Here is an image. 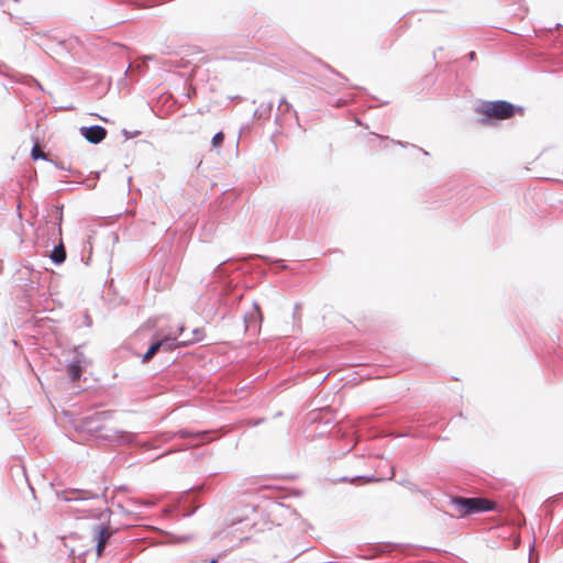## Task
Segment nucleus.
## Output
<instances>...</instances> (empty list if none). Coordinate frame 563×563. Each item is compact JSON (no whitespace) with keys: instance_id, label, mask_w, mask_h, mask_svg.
<instances>
[{"instance_id":"obj_1","label":"nucleus","mask_w":563,"mask_h":563,"mask_svg":"<svg viewBox=\"0 0 563 563\" xmlns=\"http://www.w3.org/2000/svg\"><path fill=\"white\" fill-rule=\"evenodd\" d=\"M111 417L110 411H99L82 418L76 429L87 434L108 442L119 444H131L135 441L136 434L128 431L107 428L104 422Z\"/></svg>"},{"instance_id":"obj_2","label":"nucleus","mask_w":563,"mask_h":563,"mask_svg":"<svg viewBox=\"0 0 563 563\" xmlns=\"http://www.w3.org/2000/svg\"><path fill=\"white\" fill-rule=\"evenodd\" d=\"M451 505L455 507V510L460 517H465L472 514L493 511L496 508V504L489 499L483 497H451Z\"/></svg>"},{"instance_id":"obj_3","label":"nucleus","mask_w":563,"mask_h":563,"mask_svg":"<svg viewBox=\"0 0 563 563\" xmlns=\"http://www.w3.org/2000/svg\"><path fill=\"white\" fill-rule=\"evenodd\" d=\"M477 111L488 119L506 120L514 117L517 111L522 114L523 109L508 101L497 100L483 102Z\"/></svg>"},{"instance_id":"obj_4","label":"nucleus","mask_w":563,"mask_h":563,"mask_svg":"<svg viewBox=\"0 0 563 563\" xmlns=\"http://www.w3.org/2000/svg\"><path fill=\"white\" fill-rule=\"evenodd\" d=\"M92 539L96 542V553L98 558H101L106 553L108 545L113 542V536L117 529L112 528L109 522L97 523L91 528Z\"/></svg>"},{"instance_id":"obj_5","label":"nucleus","mask_w":563,"mask_h":563,"mask_svg":"<svg viewBox=\"0 0 563 563\" xmlns=\"http://www.w3.org/2000/svg\"><path fill=\"white\" fill-rule=\"evenodd\" d=\"M57 497L62 500L69 503H86L89 500L99 499V495L95 494L90 490H81V489H69L57 492Z\"/></svg>"},{"instance_id":"obj_6","label":"nucleus","mask_w":563,"mask_h":563,"mask_svg":"<svg viewBox=\"0 0 563 563\" xmlns=\"http://www.w3.org/2000/svg\"><path fill=\"white\" fill-rule=\"evenodd\" d=\"M79 131L91 144H99L107 136V130L101 125L81 126Z\"/></svg>"},{"instance_id":"obj_7","label":"nucleus","mask_w":563,"mask_h":563,"mask_svg":"<svg viewBox=\"0 0 563 563\" xmlns=\"http://www.w3.org/2000/svg\"><path fill=\"white\" fill-rule=\"evenodd\" d=\"M184 327L180 325L178 327L175 331L174 330H170L166 335L164 336H158L159 340H166L168 342H164V345L162 347V350L164 351H173L179 346H184L181 343H180V340L178 341L179 338H183L184 335Z\"/></svg>"},{"instance_id":"obj_8","label":"nucleus","mask_w":563,"mask_h":563,"mask_svg":"<svg viewBox=\"0 0 563 563\" xmlns=\"http://www.w3.org/2000/svg\"><path fill=\"white\" fill-rule=\"evenodd\" d=\"M86 358L81 352L76 351L74 358L67 365V371L73 382L78 380L82 373V364Z\"/></svg>"},{"instance_id":"obj_9","label":"nucleus","mask_w":563,"mask_h":563,"mask_svg":"<svg viewBox=\"0 0 563 563\" xmlns=\"http://www.w3.org/2000/svg\"><path fill=\"white\" fill-rule=\"evenodd\" d=\"M49 258L56 265H60L65 262L66 250H65L62 239H59L58 244L54 245V247L49 254Z\"/></svg>"},{"instance_id":"obj_10","label":"nucleus","mask_w":563,"mask_h":563,"mask_svg":"<svg viewBox=\"0 0 563 563\" xmlns=\"http://www.w3.org/2000/svg\"><path fill=\"white\" fill-rule=\"evenodd\" d=\"M164 342L166 343V340H159L158 336L148 346L146 353L143 355L142 361L143 363L150 362L163 347Z\"/></svg>"},{"instance_id":"obj_11","label":"nucleus","mask_w":563,"mask_h":563,"mask_svg":"<svg viewBox=\"0 0 563 563\" xmlns=\"http://www.w3.org/2000/svg\"><path fill=\"white\" fill-rule=\"evenodd\" d=\"M52 218L56 220L54 222L53 220L47 222V224H51L52 235H62V221H63V212L59 207H55L54 214H52Z\"/></svg>"},{"instance_id":"obj_12","label":"nucleus","mask_w":563,"mask_h":563,"mask_svg":"<svg viewBox=\"0 0 563 563\" xmlns=\"http://www.w3.org/2000/svg\"><path fill=\"white\" fill-rule=\"evenodd\" d=\"M180 437V438H191L194 441H197V442H205V441H209L210 440V437H209V433L203 431V432H191V431H188V430H179L178 432L174 433L173 437Z\"/></svg>"},{"instance_id":"obj_13","label":"nucleus","mask_w":563,"mask_h":563,"mask_svg":"<svg viewBox=\"0 0 563 563\" xmlns=\"http://www.w3.org/2000/svg\"><path fill=\"white\" fill-rule=\"evenodd\" d=\"M273 102L261 103L254 112V117L257 119L267 120L271 117L273 110Z\"/></svg>"},{"instance_id":"obj_14","label":"nucleus","mask_w":563,"mask_h":563,"mask_svg":"<svg viewBox=\"0 0 563 563\" xmlns=\"http://www.w3.org/2000/svg\"><path fill=\"white\" fill-rule=\"evenodd\" d=\"M277 110H278V112H280V114L276 115L275 122H276V124L282 126L283 125L282 115H284L285 113L291 112L292 106L289 102H287V100L285 98H282Z\"/></svg>"},{"instance_id":"obj_15","label":"nucleus","mask_w":563,"mask_h":563,"mask_svg":"<svg viewBox=\"0 0 563 563\" xmlns=\"http://www.w3.org/2000/svg\"><path fill=\"white\" fill-rule=\"evenodd\" d=\"M244 321L246 323V328H250L252 323H261L262 313L260 311V307L256 303H254V311L246 314L244 317Z\"/></svg>"},{"instance_id":"obj_16","label":"nucleus","mask_w":563,"mask_h":563,"mask_svg":"<svg viewBox=\"0 0 563 563\" xmlns=\"http://www.w3.org/2000/svg\"><path fill=\"white\" fill-rule=\"evenodd\" d=\"M201 330L200 329H195L192 330L191 332V336L190 338H187V336H184L181 340H180V343L186 346L188 344H191V343H195V342H198L201 340Z\"/></svg>"},{"instance_id":"obj_17","label":"nucleus","mask_w":563,"mask_h":563,"mask_svg":"<svg viewBox=\"0 0 563 563\" xmlns=\"http://www.w3.org/2000/svg\"><path fill=\"white\" fill-rule=\"evenodd\" d=\"M224 141V134L222 132H218L213 135L212 140H211V144L213 147H219L222 145Z\"/></svg>"},{"instance_id":"obj_18","label":"nucleus","mask_w":563,"mask_h":563,"mask_svg":"<svg viewBox=\"0 0 563 563\" xmlns=\"http://www.w3.org/2000/svg\"><path fill=\"white\" fill-rule=\"evenodd\" d=\"M31 156L33 159H47L45 154L36 145L32 148Z\"/></svg>"},{"instance_id":"obj_19","label":"nucleus","mask_w":563,"mask_h":563,"mask_svg":"<svg viewBox=\"0 0 563 563\" xmlns=\"http://www.w3.org/2000/svg\"><path fill=\"white\" fill-rule=\"evenodd\" d=\"M110 510L107 508L104 510H101L98 515L97 514H90L91 517H97L98 519L102 520L109 517Z\"/></svg>"},{"instance_id":"obj_20","label":"nucleus","mask_w":563,"mask_h":563,"mask_svg":"<svg viewBox=\"0 0 563 563\" xmlns=\"http://www.w3.org/2000/svg\"><path fill=\"white\" fill-rule=\"evenodd\" d=\"M188 540H189L188 536H179V537H174V539L170 542L183 543V542H186Z\"/></svg>"},{"instance_id":"obj_21","label":"nucleus","mask_w":563,"mask_h":563,"mask_svg":"<svg viewBox=\"0 0 563 563\" xmlns=\"http://www.w3.org/2000/svg\"><path fill=\"white\" fill-rule=\"evenodd\" d=\"M55 166L63 170H68V172L70 170V167L66 166V164L64 162H57V163H55Z\"/></svg>"},{"instance_id":"obj_22","label":"nucleus","mask_w":563,"mask_h":563,"mask_svg":"<svg viewBox=\"0 0 563 563\" xmlns=\"http://www.w3.org/2000/svg\"><path fill=\"white\" fill-rule=\"evenodd\" d=\"M75 509H76V510H78V511H81V512H84V514H90V512L92 511V509H91V508H88V507H85V506H82V507H76Z\"/></svg>"},{"instance_id":"obj_23","label":"nucleus","mask_w":563,"mask_h":563,"mask_svg":"<svg viewBox=\"0 0 563 563\" xmlns=\"http://www.w3.org/2000/svg\"><path fill=\"white\" fill-rule=\"evenodd\" d=\"M274 263L277 264L283 269L287 267L286 265L282 264L283 263L282 260H275Z\"/></svg>"},{"instance_id":"obj_24","label":"nucleus","mask_w":563,"mask_h":563,"mask_svg":"<svg viewBox=\"0 0 563 563\" xmlns=\"http://www.w3.org/2000/svg\"><path fill=\"white\" fill-rule=\"evenodd\" d=\"M467 57H468V59H470V60H474V59H475V57H476V53H475V52H470V53L467 54Z\"/></svg>"},{"instance_id":"obj_25","label":"nucleus","mask_w":563,"mask_h":563,"mask_svg":"<svg viewBox=\"0 0 563 563\" xmlns=\"http://www.w3.org/2000/svg\"><path fill=\"white\" fill-rule=\"evenodd\" d=\"M261 422H263V419L255 420V421L253 422V426H257V424H260Z\"/></svg>"},{"instance_id":"obj_26","label":"nucleus","mask_w":563,"mask_h":563,"mask_svg":"<svg viewBox=\"0 0 563 563\" xmlns=\"http://www.w3.org/2000/svg\"><path fill=\"white\" fill-rule=\"evenodd\" d=\"M218 561H219V558H212L209 562L210 563H218Z\"/></svg>"},{"instance_id":"obj_27","label":"nucleus","mask_w":563,"mask_h":563,"mask_svg":"<svg viewBox=\"0 0 563 563\" xmlns=\"http://www.w3.org/2000/svg\"><path fill=\"white\" fill-rule=\"evenodd\" d=\"M397 144H398V145H400V146H402V147H406V144H405V143H402L401 141H398V142H397Z\"/></svg>"},{"instance_id":"obj_28","label":"nucleus","mask_w":563,"mask_h":563,"mask_svg":"<svg viewBox=\"0 0 563 563\" xmlns=\"http://www.w3.org/2000/svg\"><path fill=\"white\" fill-rule=\"evenodd\" d=\"M86 323H87L88 325H90L89 317H86Z\"/></svg>"},{"instance_id":"obj_29","label":"nucleus","mask_w":563,"mask_h":563,"mask_svg":"<svg viewBox=\"0 0 563 563\" xmlns=\"http://www.w3.org/2000/svg\"><path fill=\"white\" fill-rule=\"evenodd\" d=\"M86 323H87L88 325H90L89 317H86Z\"/></svg>"}]
</instances>
